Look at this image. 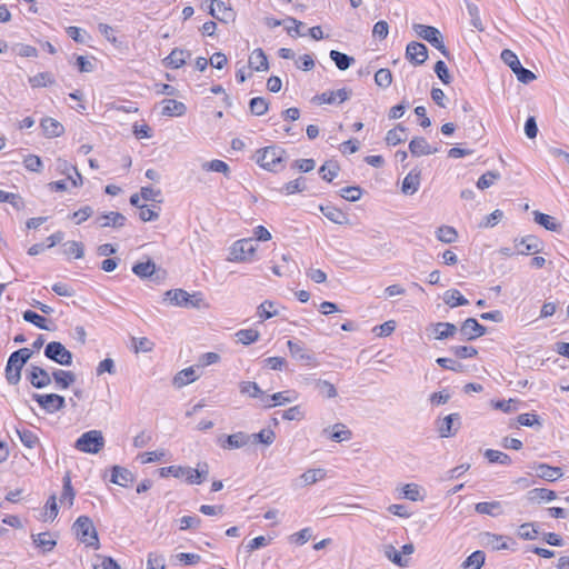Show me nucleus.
I'll return each instance as SVG.
<instances>
[{"instance_id":"obj_1","label":"nucleus","mask_w":569,"mask_h":569,"mask_svg":"<svg viewBox=\"0 0 569 569\" xmlns=\"http://www.w3.org/2000/svg\"><path fill=\"white\" fill-rule=\"evenodd\" d=\"M284 154L286 151L281 147L269 146L258 150L254 158L261 168L268 171L278 172L283 168Z\"/></svg>"},{"instance_id":"obj_2","label":"nucleus","mask_w":569,"mask_h":569,"mask_svg":"<svg viewBox=\"0 0 569 569\" xmlns=\"http://www.w3.org/2000/svg\"><path fill=\"white\" fill-rule=\"evenodd\" d=\"M72 529L80 542L87 547L98 549L99 538L92 520L88 516H80L73 523Z\"/></svg>"},{"instance_id":"obj_3","label":"nucleus","mask_w":569,"mask_h":569,"mask_svg":"<svg viewBox=\"0 0 569 569\" xmlns=\"http://www.w3.org/2000/svg\"><path fill=\"white\" fill-rule=\"evenodd\" d=\"M104 447V438L100 430L82 433L74 442V448L84 453H98Z\"/></svg>"},{"instance_id":"obj_4","label":"nucleus","mask_w":569,"mask_h":569,"mask_svg":"<svg viewBox=\"0 0 569 569\" xmlns=\"http://www.w3.org/2000/svg\"><path fill=\"white\" fill-rule=\"evenodd\" d=\"M413 30L421 39L428 41L431 46L438 49L446 58H449V51L447 50L441 32L431 26L421 23H415Z\"/></svg>"},{"instance_id":"obj_5","label":"nucleus","mask_w":569,"mask_h":569,"mask_svg":"<svg viewBox=\"0 0 569 569\" xmlns=\"http://www.w3.org/2000/svg\"><path fill=\"white\" fill-rule=\"evenodd\" d=\"M256 251H257V248L253 244V240L251 238L237 240L236 242H233V244L230 248L228 261H232V262L252 261Z\"/></svg>"},{"instance_id":"obj_6","label":"nucleus","mask_w":569,"mask_h":569,"mask_svg":"<svg viewBox=\"0 0 569 569\" xmlns=\"http://www.w3.org/2000/svg\"><path fill=\"white\" fill-rule=\"evenodd\" d=\"M44 356L60 366L72 365V353L59 341L49 342L44 347Z\"/></svg>"},{"instance_id":"obj_7","label":"nucleus","mask_w":569,"mask_h":569,"mask_svg":"<svg viewBox=\"0 0 569 569\" xmlns=\"http://www.w3.org/2000/svg\"><path fill=\"white\" fill-rule=\"evenodd\" d=\"M164 300L178 307H199L202 299L200 295H189L183 289H172L164 293Z\"/></svg>"},{"instance_id":"obj_8","label":"nucleus","mask_w":569,"mask_h":569,"mask_svg":"<svg viewBox=\"0 0 569 569\" xmlns=\"http://www.w3.org/2000/svg\"><path fill=\"white\" fill-rule=\"evenodd\" d=\"M33 400L48 413H54L66 407V400L57 393L39 395L33 393Z\"/></svg>"},{"instance_id":"obj_9","label":"nucleus","mask_w":569,"mask_h":569,"mask_svg":"<svg viewBox=\"0 0 569 569\" xmlns=\"http://www.w3.org/2000/svg\"><path fill=\"white\" fill-rule=\"evenodd\" d=\"M461 340L471 341L486 335L487 329L475 318L466 319L460 327Z\"/></svg>"},{"instance_id":"obj_10","label":"nucleus","mask_w":569,"mask_h":569,"mask_svg":"<svg viewBox=\"0 0 569 569\" xmlns=\"http://www.w3.org/2000/svg\"><path fill=\"white\" fill-rule=\"evenodd\" d=\"M515 247L519 254H535L542 250V241L532 234L515 239Z\"/></svg>"},{"instance_id":"obj_11","label":"nucleus","mask_w":569,"mask_h":569,"mask_svg":"<svg viewBox=\"0 0 569 569\" xmlns=\"http://www.w3.org/2000/svg\"><path fill=\"white\" fill-rule=\"evenodd\" d=\"M218 443L222 449L232 450L247 446L251 441V437L244 432H236L229 436L218 437Z\"/></svg>"},{"instance_id":"obj_12","label":"nucleus","mask_w":569,"mask_h":569,"mask_svg":"<svg viewBox=\"0 0 569 569\" xmlns=\"http://www.w3.org/2000/svg\"><path fill=\"white\" fill-rule=\"evenodd\" d=\"M27 379L37 389H42L51 383V375L42 367L31 365L27 373Z\"/></svg>"},{"instance_id":"obj_13","label":"nucleus","mask_w":569,"mask_h":569,"mask_svg":"<svg viewBox=\"0 0 569 569\" xmlns=\"http://www.w3.org/2000/svg\"><path fill=\"white\" fill-rule=\"evenodd\" d=\"M287 346L292 358L303 362L305 365L315 367L319 365L316 356L308 351L302 345L288 340Z\"/></svg>"},{"instance_id":"obj_14","label":"nucleus","mask_w":569,"mask_h":569,"mask_svg":"<svg viewBox=\"0 0 569 569\" xmlns=\"http://www.w3.org/2000/svg\"><path fill=\"white\" fill-rule=\"evenodd\" d=\"M459 413H450L438 422V432L441 438L453 437L460 428Z\"/></svg>"},{"instance_id":"obj_15","label":"nucleus","mask_w":569,"mask_h":569,"mask_svg":"<svg viewBox=\"0 0 569 569\" xmlns=\"http://www.w3.org/2000/svg\"><path fill=\"white\" fill-rule=\"evenodd\" d=\"M406 58L416 66L425 63L428 58L427 47L421 42H409L406 48Z\"/></svg>"},{"instance_id":"obj_16","label":"nucleus","mask_w":569,"mask_h":569,"mask_svg":"<svg viewBox=\"0 0 569 569\" xmlns=\"http://www.w3.org/2000/svg\"><path fill=\"white\" fill-rule=\"evenodd\" d=\"M351 91L342 88L335 91H326L321 94H318L313 98L315 101L318 103H327V104H333V103H342L346 100L350 98Z\"/></svg>"},{"instance_id":"obj_17","label":"nucleus","mask_w":569,"mask_h":569,"mask_svg":"<svg viewBox=\"0 0 569 569\" xmlns=\"http://www.w3.org/2000/svg\"><path fill=\"white\" fill-rule=\"evenodd\" d=\"M24 365L26 363H22V361L16 358L14 355H10L6 366V379L9 385L16 386L19 383L21 379V370Z\"/></svg>"},{"instance_id":"obj_18","label":"nucleus","mask_w":569,"mask_h":569,"mask_svg":"<svg viewBox=\"0 0 569 569\" xmlns=\"http://www.w3.org/2000/svg\"><path fill=\"white\" fill-rule=\"evenodd\" d=\"M210 10L209 13L221 22H229L234 19L233 10L228 7L223 1L220 0H210Z\"/></svg>"},{"instance_id":"obj_19","label":"nucleus","mask_w":569,"mask_h":569,"mask_svg":"<svg viewBox=\"0 0 569 569\" xmlns=\"http://www.w3.org/2000/svg\"><path fill=\"white\" fill-rule=\"evenodd\" d=\"M509 541L511 542V545H516V542L509 537H505V536L496 535V533H491V532H485L482 535V542L486 546L491 547L493 550H497V551L512 549L511 546L509 545Z\"/></svg>"},{"instance_id":"obj_20","label":"nucleus","mask_w":569,"mask_h":569,"mask_svg":"<svg viewBox=\"0 0 569 569\" xmlns=\"http://www.w3.org/2000/svg\"><path fill=\"white\" fill-rule=\"evenodd\" d=\"M126 221L127 218L122 213L114 211L101 213L96 218V223L101 228H121L126 224Z\"/></svg>"},{"instance_id":"obj_21","label":"nucleus","mask_w":569,"mask_h":569,"mask_svg":"<svg viewBox=\"0 0 569 569\" xmlns=\"http://www.w3.org/2000/svg\"><path fill=\"white\" fill-rule=\"evenodd\" d=\"M298 399V393L296 391H286V392H276L272 396L263 397L262 403L266 408H271L277 405H286L293 402Z\"/></svg>"},{"instance_id":"obj_22","label":"nucleus","mask_w":569,"mask_h":569,"mask_svg":"<svg viewBox=\"0 0 569 569\" xmlns=\"http://www.w3.org/2000/svg\"><path fill=\"white\" fill-rule=\"evenodd\" d=\"M409 150L415 157L433 154L439 151L438 148H432L423 137L413 138L409 143Z\"/></svg>"},{"instance_id":"obj_23","label":"nucleus","mask_w":569,"mask_h":569,"mask_svg":"<svg viewBox=\"0 0 569 569\" xmlns=\"http://www.w3.org/2000/svg\"><path fill=\"white\" fill-rule=\"evenodd\" d=\"M435 339L443 340L453 337L458 329L453 323L450 322H437L430 326Z\"/></svg>"},{"instance_id":"obj_24","label":"nucleus","mask_w":569,"mask_h":569,"mask_svg":"<svg viewBox=\"0 0 569 569\" xmlns=\"http://www.w3.org/2000/svg\"><path fill=\"white\" fill-rule=\"evenodd\" d=\"M52 379L59 389H67L76 382L77 377L72 371L56 369L51 373Z\"/></svg>"},{"instance_id":"obj_25","label":"nucleus","mask_w":569,"mask_h":569,"mask_svg":"<svg viewBox=\"0 0 569 569\" xmlns=\"http://www.w3.org/2000/svg\"><path fill=\"white\" fill-rule=\"evenodd\" d=\"M133 473L127 468L120 466H114L112 468L111 482L121 487H128L131 482H133Z\"/></svg>"},{"instance_id":"obj_26","label":"nucleus","mask_w":569,"mask_h":569,"mask_svg":"<svg viewBox=\"0 0 569 569\" xmlns=\"http://www.w3.org/2000/svg\"><path fill=\"white\" fill-rule=\"evenodd\" d=\"M475 511L479 515H487L490 517H499L503 515L502 503L496 500L476 503Z\"/></svg>"},{"instance_id":"obj_27","label":"nucleus","mask_w":569,"mask_h":569,"mask_svg":"<svg viewBox=\"0 0 569 569\" xmlns=\"http://www.w3.org/2000/svg\"><path fill=\"white\" fill-rule=\"evenodd\" d=\"M40 126L43 130V133L48 138L60 137L64 132L63 126L59 121L50 117L42 119Z\"/></svg>"},{"instance_id":"obj_28","label":"nucleus","mask_w":569,"mask_h":569,"mask_svg":"<svg viewBox=\"0 0 569 569\" xmlns=\"http://www.w3.org/2000/svg\"><path fill=\"white\" fill-rule=\"evenodd\" d=\"M535 470L539 478L551 482L556 481L557 479L563 476L561 468L551 467L546 463H539L538 466H536Z\"/></svg>"},{"instance_id":"obj_29","label":"nucleus","mask_w":569,"mask_h":569,"mask_svg":"<svg viewBox=\"0 0 569 569\" xmlns=\"http://www.w3.org/2000/svg\"><path fill=\"white\" fill-rule=\"evenodd\" d=\"M191 56L190 52L184 51L179 48H174L170 54L164 59V64L167 67L178 69L182 67L186 63V58H189Z\"/></svg>"},{"instance_id":"obj_30","label":"nucleus","mask_w":569,"mask_h":569,"mask_svg":"<svg viewBox=\"0 0 569 569\" xmlns=\"http://www.w3.org/2000/svg\"><path fill=\"white\" fill-rule=\"evenodd\" d=\"M249 66L256 71H267L269 69L268 59L262 49L258 48L252 51L249 57Z\"/></svg>"},{"instance_id":"obj_31","label":"nucleus","mask_w":569,"mask_h":569,"mask_svg":"<svg viewBox=\"0 0 569 569\" xmlns=\"http://www.w3.org/2000/svg\"><path fill=\"white\" fill-rule=\"evenodd\" d=\"M162 114L168 117H179L184 114L187 108L184 103L173 100V99H164L162 101Z\"/></svg>"},{"instance_id":"obj_32","label":"nucleus","mask_w":569,"mask_h":569,"mask_svg":"<svg viewBox=\"0 0 569 569\" xmlns=\"http://www.w3.org/2000/svg\"><path fill=\"white\" fill-rule=\"evenodd\" d=\"M320 211L323 213V216L329 219L330 221H332L333 223H337V224H345L348 222V217L347 214L336 208V207H332V206H320L319 207Z\"/></svg>"},{"instance_id":"obj_33","label":"nucleus","mask_w":569,"mask_h":569,"mask_svg":"<svg viewBox=\"0 0 569 569\" xmlns=\"http://www.w3.org/2000/svg\"><path fill=\"white\" fill-rule=\"evenodd\" d=\"M527 498L531 502L551 501L557 498V493L553 490L546 488H535L528 491Z\"/></svg>"},{"instance_id":"obj_34","label":"nucleus","mask_w":569,"mask_h":569,"mask_svg":"<svg viewBox=\"0 0 569 569\" xmlns=\"http://www.w3.org/2000/svg\"><path fill=\"white\" fill-rule=\"evenodd\" d=\"M159 473L161 477L172 476L174 478L184 477L187 482L189 483V477H191V467H181V466H169L159 469Z\"/></svg>"},{"instance_id":"obj_35","label":"nucleus","mask_w":569,"mask_h":569,"mask_svg":"<svg viewBox=\"0 0 569 569\" xmlns=\"http://www.w3.org/2000/svg\"><path fill=\"white\" fill-rule=\"evenodd\" d=\"M419 186H420V173L411 171L405 177V179L402 181V186H401V191L405 194H413L418 191Z\"/></svg>"},{"instance_id":"obj_36","label":"nucleus","mask_w":569,"mask_h":569,"mask_svg":"<svg viewBox=\"0 0 569 569\" xmlns=\"http://www.w3.org/2000/svg\"><path fill=\"white\" fill-rule=\"evenodd\" d=\"M198 379V375L193 367L186 368L179 371L173 378V385L177 388L187 386Z\"/></svg>"},{"instance_id":"obj_37","label":"nucleus","mask_w":569,"mask_h":569,"mask_svg":"<svg viewBox=\"0 0 569 569\" xmlns=\"http://www.w3.org/2000/svg\"><path fill=\"white\" fill-rule=\"evenodd\" d=\"M401 498L410 501H422L421 487L417 483H407L400 488Z\"/></svg>"},{"instance_id":"obj_38","label":"nucleus","mask_w":569,"mask_h":569,"mask_svg":"<svg viewBox=\"0 0 569 569\" xmlns=\"http://www.w3.org/2000/svg\"><path fill=\"white\" fill-rule=\"evenodd\" d=\"M443 301L450 308H456V307H459V306H466V305L469 303V301L457 289L447 290L443 293Z\"/></svg>"},{"instance_id":"obj_39","label":"nucleus","mask_w":569,"mask_h":569,"mask_svg":"<svg viewBox=\"0 0 569 569\" xmlns=\"http://www.w3.org/2000/svg\"><path fill=\"white\" fill-rule=\"evenodd\" d=\"M32 538L34 545L38 548H41L43 552L51 551L57 545L56 540L51 539V535L49 532L33 535Z\"/></svg>"},{"instance_id":"obj_40","label":"nucleus","mask_w":569,"mask_h":569,"mask_svg":"<svg viewBox=\"0 0 569 569\" xmlns=\"http://www.w3.org/2000/svg\"><path fill=\"white\" fill-rule=\"evenodd\" d=\"M327 472L322 468L309 469L300 476L303 486L313 485L326 477Z\"/></svg>"},{"instance_id":"obj_41","label":"nucleus","mask_w":569,"mask_h":569,"mask_svg":"<svg viewBox=\"0 0 569 569\" xmlns=\"http://www.w3.org/2000/svg\"><path fill=\"white\" fill-rule=\"evenodd\" d=\"M535 222L542 226L547 230L558 231L560 224L555 221V219L546 213H542L538 210L533 211Z\"/></svg>"},{"instance_id":"obj_42","label":"nucleus","mask_w":569,"mask_h":569,"mask_svg":"<svg viewBox=\"0 0 569 569\" xmlns=\"http://www.w3.org/2000/svg\"><path fill=\"white\" fill-rule=\"evenodd\" d=\"M330 58L336 63L339 70H347L355 61V59L346 53L337 50L330 51Z\"/></svg>"},{"instance_id":"obj_43","label":"nucleus","mask_w":569,"mask_h":569,"mask_svg":"<svg viewBox=\"0 0 569 569\" xmlns=\"http://www.w3.org/2000/svg\"><path fill=\"white\" fill-rule=\"evenodd\" d=\"M62 482H63V490H62V495L60 497V502L61 503L68 502L69 507H71L73 505L76 492L71 486V478H70L69 472L66 473V476L62 479Z\"/></svg>"},{"instance_id":"obj_44","label":"nucleus","mask_w":569,"mask_h":569,"mask_svg":"<svg viewBox=\"0 0 569 569\" xmlns=\"http://www.w3.org/2000/svg\"><path fill=\"white\" fill-rule=\"evenodd\" d=\"M154 271H156V263L151 260H148L146 262L136 263L132 267V272L142 279L152 276L154 273Z\"/></svg>"},{"instance_id":"obj_45","label":"nucleus","mask_w":569,"mask_h":569,"mask_svg":"<svg viewBox=\"0 0 569 569\" xmlns=\"http://www.w3.org/2000/svg\"><path fill=\"white\" fill-rule=\"evenodd\" d=\"M201 167L204 171L219 172V173L224 174L226 177H228L230 173V168H229L228 163L222 160H219V159L206 161L202 163Z\"/></svg>"},{"instance_id":"obj_46","label":"nucleus","mask_w":569,"mask_h":569,"mask_svg":"<svg viewBox=\"0 0 569 569\" xmlns=\"http://www.w3.org/2000/svg\"><path fill=\"white\" fill-rule=\"evenodd\" d=\"M339 166L336 161H327L319 169L321 178L328 182L332 181L339 173Z\"/></svg>"},{"instance_id":"obj_47","label":"nucleus","mask_w":569,"mask_h":569,"mask_svg":"<svg viewBox=\"0 0 569 569\" xmlns=\"http://www.w3.org/2000/svg\"><path fill=\"white\" fill-rule=\"evenodd\" d=\"M407 133L406 129L402 126H397L396 128L389 130L386 136V142L389 146H397L406 140Z\"/></svg>"},{"instance_id":"obj_48","label":"nucleus","mask_w":569,"mask_h":569,"mask_svg":"<svg viewBox=\"0 0 569 569\" xmlns=\"http://www.w3.org/2000/svg\"><path fill=\"white\" fill-rule=\"evenodd\" d=\"M485 552L477 550L472 552L462 563L465 569H480L485 563Z\"/></svg>"},{"instance_id":"obj_49","label":"nucleus","mask_w":569,"mask_h":569,"mask_svg":"<svg viewBox=\"0 0 569 569\" xmlns=\"http://www.w3.org/2000/svg\"><path fill=\"white\" fill-rule=\"evenodd\" d=\"M16 432L24 447L32 449L39 443L38 436L28 429H16Z\"/></svg>"},{"instance_id":"obj_50","label":"nucleus","mask_w":569,"mask_h":569,"mask_svg":"<svg viewBox=\"0 0 569 569\" xmlns=\"http://www.w3.org/2000/svg\"><path fill=\"white\" fill-rule=\"evenodd\" d=\"M437 238L443 243H452L457 240L458 233L453 227L441 226L437 229Z\"/></svg>"},{"instance_id":"obj_51","label":"nucleus","mask_w":569,"mask_h":569,"mask_svg":"<svg viewBox=\"0 0 569 569\" xmlns=\"http://www.w3.org/2000/svg\"><path fill=\"white\" fill-rule=\"evenodd\" d=\"M191 477H189L190 485H200L204 481L209 475V466L203 462L202 465H198V468H191Z\"/></svg>"},{"instance_id":"obj_52","label":"nucleus","mask_w":569,"mask_h":569,"mask_svg":"<svg viewBox=\"0 0 569 569\" xmlns=\"http://www.w3.org/2000/svg\"><path fill=\"white\" fill-rule=\"evenodd\" d=\"M352 437V432L343 425V423H336L332 427V432L330 435V438L333 441L342 442L348 441Z\"/></svg>"},{"instance_id":"obj_53","label":"nucleus","mask_w":569,"mask_h":569,"mask_svg":"<svg viewBox=\"0 0 569 569\" xmlns=\"http://www.w3.org/2000/svg\"><path fill=\"white\" fill-rule=\"evenodd\" d=\"M485 457L491 463H500V465H510L511 463V458L507 453L499 451V450L487 449L485 451Z\"/></svg>"},{"instance_id":"obj_54","label":"nucleus","mask_w":569,"mask_h":569,"mask_svg":"<svg viewBox=\"0 0 569 569\" xmlns=\"http://www.w3.org/2000/svg\"><path fill=\"white\" fill-rule=\"evenodd\" d=\"M29 83L32 88H41L47 87L54 83V79L49 72H40L31 78H29Z\"/></svg>"},{"instance_id":"obj_55","label":"nucleus","mask_w":569,"mask_h":569,"mask_svg":"<svg viewBox=\"0 0 569 569\" xmlns=\"http://www.w3.org/2000/svg\"><path fill=\"white\" fill-rule=\"evenodd\" d=\"M22 317L24 321L30 322L40 329L50 330L47 326V319L34 311L27 310L23 312Z\"/></svg>"},{"instance_id":"obj_56","label":"nucleus","mask_w":569,"mask_h":569,"mask_svg":"<svg viewBox=\"0 0 569 569\" xmlns=\"http://www.w3.org/2000/svg\"><path fill=\"white\" fill-rule=\"evenodd\" d=\"M64 250L63 253L68 257H74L76 259H81L84 254V248L81 242L78 241H68L63 244Z\"/></svg>"},{"instance_id":"obj_57","label":"nucleus","mask_w":569,"mask_h":569,"mask_svg":"<svg viewBox=\"0 0 569 569\" xmlns=\"http://www.w3.org/2000/svg\"><path fill=\"white\" fill-rule=\"evenodd\" d=\"M236 337L238 339V342L242 345H250L259 339L260 333L258 330L254 329H241L236 333Z\"/></svg>"},{"instance_id":"obj_58","label":"nucleus","mask_w":569,"mask_h":569,"mask_svg":"<svg viewBox=\"0 0 569 569\" xmlns=\"http://www.w3.org/2000/svg\"><path fill=\"white\" fill-rule=\"evenodd\" d=\"M240 392L247 393L252 398H261L263 400L264 392L253 381H244L240 383Z\"/></svg>"},{"instance_id":"obj_59","label":"nucleus","mask_w":569,"mask_h":569,"mask_svg":"<svg viewBox=\"0 0 569 569\" xmlns=\"http://www.w3.org/2000/svg\"><path fill=\"white\" fill-rule=\"evenodd\" d=\"M375 82L378 87L387 89L392 83V73L387 68H381L375 73Z\"/></svg>"},{"instance_id":"obj_60","label":"nucleus","mask_w":569,"mask_h":569,"mask_svg":"<svg viewBox=\"0 0 569 569\" xmlns=\"http://www.w3.org/2000/svg\"><path fill=\"white\" fill-rule=\"evenodd\" d=\"M249 108L254 116H262L268 111L269 103L264 98L256 97L250 100Z\"/></svg>"},{"instance_id":"obj_61","label":"nucleus","mask_w":569,"mask_h":569,"mask_svg":"<svg viewBox=\"0 0 569 569\" xmlns=\"http://www.w3.org/2000/svg\"><path fill=\"white\" fill-rule=\"evenodd\" d=\"M313 382H315V387L325 397H327V398L337 397V389L331 382H329L327 380H321V379H316V380H313Z\"/></svg>"},{"instance_id":"obj_62","label":"nucleus","mask_w":569,"mask_h":569,"mask_svg":"<svg viewBox=\"0 0 569 569\" xmlns=\"http://www.w3.org/2000/svg\"><path fill=\"white\" fill-rule=\"evenodd\" d=\"M500 179V173L497 171H487L477 181V187L481 190L491 187L497 180Z\"/></svg>"},{"instance_id":"obj_63","label":"nucleus","mask_w":569,"mask_h":569,"mask_svg":"<svg viewBox=\"0 0 569 569\" xmlns=\"http://www.w3.org/2000/svg\"><path fill=\"white\" fill-rule=\"evenodd\" d=\"M500 58L512 70V72L521 66L517 54L510 49L502 50Z\"/></svg>"},{"instance_id":"obj_64","label":"nucleus","mask_w":569,"mask_h":569,"mask_svg":"<svg viewBox=\"0 0 569 569\" xmlns=\"http://www.w3.org/2000/svg\"><path fill=\"white\" fill-rule=\"evenodd\" d=\"M93 569H120L119 565L110 557L97 556Z\"/></svg>"}]
</instances>
